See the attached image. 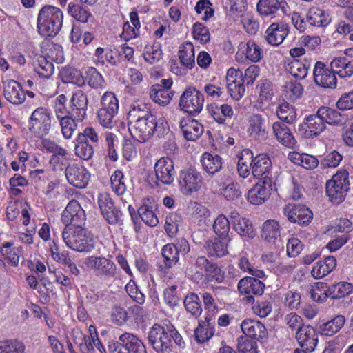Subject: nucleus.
Masks as SVG:
<instances>
[{
	"label": "nucleus",
	"instance_id": "nucleus-1",
	"mask_svg": "<svg viewBox=\"0 0 353 353\" xmlns=\"http://www.w3.org/2000/svg\"><path fill=\"white\" fill-rule=\"evenodd\" d=\"M83 225H65L62 232L63 239L70 248L81 252H90L95 247V241Z\"/></svg>",
	"mask_w": 353,
	"mask_h": 353
},
{
	"label": "nucleus",
	"instance_id": "nucleus-2",
	"mask_svg": "<svg viewBox=\"0 0 353 353\" xmlns=\"http://www.w3.org/2000/svg\"><path fill=\"white\" fill-rule=\"evenodd\" d=\"M62 11L53 6H45L39 11L37 28L44 37H54L60 31L63 25Z\"/></svg>",
	"mask_w": 353,
	"mask_h": 353
},
{
	"label": "nucleus",
	"instance_id": "nucleus-3",
	"mask_svg": "<svg viewBox=\"0 0 353 353\" xmlns=\"http://www.w3.org/2000/svg\"><path fill=\"white\" fill-rule=\"evenodd\" d=\"M131 136L137 141L143 143L156 133L160 137L164 133L163 120H157V117H146L137 121L128 123Z\"/></svg>",
	"mask_w": 353,
	"mask_h": 353
},
{
	"label": "nucleus",
	"instance_id": "nucleus-4",
	"mask_svg": "<svg viewBox=\"0 0 353 353\" xmlns=\"http://www.w3.org/2000/svg\"><path fill=\"white\" fill-rule=\"evenodd\" d=\"M186 271L191 275L192 279L197 282L202 280L203 271L210 278V281L214 280L220 283L224 279L223 273L217 264L203 256H198L195 259L194 265L187 267Z\"/></svg>",
	"mask_w": 353,
	"mask_h": 353
},
{
	"label": "nucleus",
	"instance_id": "nucleus-5",
	"mask_svg": "<svg viewBox=\"0 0 353 353\" xmlns=\"http://www.w3.org/2000/svg\"><path fill=\"white\" fill-rule=\"evenodd\" d=\"M349 190L348 172L346 170L338 172L326 183V195L329 200L334 204L342 203Z\"/></svg>",
	"mask_w": 353,
	"mask_h": 353
},
{
	"label": "nucleus",
	"instance_id": "nucleus-6",
	"mask_svg": "<svg viewBox=\"0 0 353 353\" xmlns=\"http://www.w3.org/2000/svg\"><path fill=\"white\" fill-rule=\"evenodd\" d=\"M51 114L43 107L35 109L28 121V130L36 138L43 139L51 129Z\"/></svg>",
	"mask_w": 353,
	"mask_h": 353
},
{
	"label": "nucleus",
	"instance_id": "nucleus-7",
	"mask_svg": "<svg viewBox=\"0 0 353 353\" xmlns=\"http://www.w3.org/2000/svg\"><path fill=\"white\" fill-rule=\"evenodd\" d=\"M85 265L92 270L97 276L104 279H115L118 276L117 265L105 256H91L85 260Z\"/></svg>",
	"mask_w": 353,
	"mask_h": 353
},
{
	"label": "nucleus",
	"instance_id": "nucleus-8",
	"mask_svg": "<svg viewBox=\"0 0 353 353\" xmlns=\"http://www.w3.org/2000/svg\"><path fill=\"white\" fill-rule=\"evenodd\" d=\"M110 353H147L144 343L137 336L125 332L119 336V341L109 344Z\"/></svg>",
	"mask_w": 353,
	"mask_h": 353
},
{
	"label": "nucleus",
	"instance_id": "nucleus-9",
	"mask_svg": "<svg viewBox=\"0 0 353 353\" xmlns=\"http://www.w3.org/2000/svg\"><path fill=\"white\" fill-rule=\"evenodd\" d=\"M203 103V94L196 88L190 86L182 93L179 106L185 112L196 116L202 110Z\"/></svg>",
	"mask_w": 353,
	"mask_h": 353
},
{
	"label": "nucleus",
	"instance_id": "nucleus-10",
	"mask_svg": "<svg viewBox=\"0 0 353 353\" xmlns=\"http://www.w3.org/2000/svg\"><path fill=\"white\" fill-rule=\"evenodd\" d=\"M177 181L181 192L185 195H191L201 188L203 177L196 169L188 168L179 172Z\"/></svg>",
	"mask_w": 353,
	"mask_h": 353
},
{
	"label": "nucleus",
	"instance_id": "nucleus-11",
	"mask_svg": "<svg viewBox=\"0 0 353 353\" xmlns=\"http://www.w3.org/2000/svg\"><path fill=\"white\" fill-rule=\"evenodd\" d=\"M149 344L157 353H170L172 343L168 330L159 324H154L148 334Z\"/></svg>",
	"mask_w": 353,
	"mask_h": 353
},
{
	"label": "nucleus",
	"instance_id": "nucleus-12",
	"mask_svg": "<svg viewBox=\"0 0 353 353\" xmlns=\"http://www.w3.org/2000/svg\"><path fill=\"white\" fill-rule=\"evenodd\" d=\"M325 129V120L319 114V110L316 114L307 116L304 121L297 126V131L306 139L319 136Z\"/></svg>",
	"mask_w": 353,
	"mask_h": 353
},
{
	"label": "nucleus",
	"instance_id": "nucleus-13",
	"mask_svg": "<svg viewBox=\"0 0 353 353\" xmlns=\"http://www.w3.org/2000/svg\"><path fill=\"white\" fill-rule=\"evenodd\" d=\"M283 213L289 221L301 226L307 225L313 218L310 208L300 204H288L283 209Z\"/></svg>",
	"mask_w": 353,
	"mask_h": 353
},
{
	"label": "nucleus",
	"instance_id": "nucleus-14",
	"mask_svg": "<svg viewBox=\"0 0 353 353\" xmlns=\"http://www.w3.org/2000/svg\"><path fill=\"white\" fill-rule=\"evenodd\" d=\"M61 221L65 225H84L86 216L84 210L76 200H71L61 214Z\"/></svg>",
	"mask_w": 353,
	"mask_h": 353
},
{
	"label": "nucleus",
	"instance_id": "nucleus-15",
	"mask_svg": "<svg viewBox=\"0 0 353 353\" xmlns=\"http://www.w3.org/2000/svg\"><path fill=\"white\" fill-rule=\"evenodd\" d=\"M313 77L315 83L323 88H334L337 79L335 72L322 61H317L313 70Z\"/></svg>",
	"mask_w": 353,
	"mask_h": 353
},
{
	"label": "nucleus",
	"instance_id": "nucleus-16",
	"mask_svg": "<svg viewBox=\"0 0 353 353\" xmlns=\"http://www.w3.org/2000/svg\"><path fill=\"white\" fill-rule=\"evenodd\" d=\"M98 203L104 219L109 224L114 225L119 223L122 216V212L117 208L108 193L99 195Z\"/></svg>",
	"mask_w": 353,
	"mask_h": 353
},
{
	"label": "nucleus",
	"instance_id": "nucleus-17",
	"mask_svg": "<svg viewBox=\"0 0 353 353\" xmlns=\"http://www.w3.org/2000/svg\"><path fill=\"white\" fill-rule=\"evenodd\" d=\"M156 178L164 185H171L174 179L175 171L172 159L163 157L154 165Z\"/></svg>",
	"mask_w": 353,
	"mask_h": 353
},
{
	"label": "nucleus",
	"instance_id": "nucleus-18",
	"mask_svg": "<svg viewBox=\"0 0 353 353\" xmlns=\"http://www.w3.org/2000/svg\"><path fill=\"white\" fill-rule=\"evenodd\" d=\"M244 152L248 160H251L250 165H252V174L254 177L260 178L269 174L272 168V162L267 154H260L254 157L251 150L246 149L244 150Z\"/></svg>",
	"mask_w": 353,
	"mask_h": 353
},
{
	"label": "nucleus",
	"instance_id": "nucleus-19",
	"mask_svg": "<svg viewBox=\"0 0 353 353\" xmlns=\"http://www.w3.org/2000/svg\"><path fill=\"white\" fill-rule=\"evenodd\" d=\"M70 103L68 114L72 115L79 121L83 120L88 103L87 95L81 90H79L72 94Z\"/></svg>",
	"mask_w": 353,
	"mask_h": 353
},
{
	"label": "nucleus",
	"instance_id": "nucleus-20",
	"mask_svg": "<svg viewBox=\"0 0 353 353\" xmlns=\"http://www.w3.org/2000/svg\"><path fill=\"white\" fill-rule=\"evenodd\" d=\"M65 174L68 183L74 187L83 188L88 183L90 174L83 167L70 165L65 168Z\"/></svg>",
	"mask_w": 353,
	"mask_h": 353
},
{
	"label": "nucleus",
	"instance_id": "nucleus-21",
	"mask_svg": "<svg viewBox=\"0 0 353 353\" xmlns=\"http://www.w3.org/2000/svg\"><path fill=\"white\" fill-rule=\"evenodd\" d=\"M242 332L253 339L263 342L267 339L268 332L263 324L256 320L247 319L241 324Z\"/></svg>",
	"mask_w": 353,
	"mask_h": 353
},
{
	"label": "nucleus",
	"instance_id": "nucleus-22",
	"mask_svg": "<svg viewBox=\"0 0 353 353\" xmlns=\"http://www.w3.org/2000/svg\"><path fill=\"white\" fill-rule=\"evenodd\" d=\"M3 95L9 102L19 105L21 104L26 99V94L21 85L14 80L3 81Z\"/></svg>",
	"mask_w": 353,
	"mask_h": 353
},
{
	"label": "nucleus",
	"instance_id": "nucleus-23",
	"mask_svg": "<svg viewBox=\"0 0 353 353\" xmlns=\"http://www.w3.org/2000/svg\"><path fill=\"white\" fill-rule=\"evenodd\" d=\"M296 339L300 346L307 352H313L318 343L316 331L310 325L300 328L299 332H296Z\"/></svg>",
	"mask_w": 353,
	"mask_h": 353
},
{
	"label": "nucleus",
	"instance_id": "nucleus-24",
	"mask_svg": "<svg viewBox=\"0 0 353 353\" xmlns=\"http://www.w3.org/2000/svg\"><path fill=\"white\" fill-rule=\"evenodd\" d=\"M289 33V27L284 23H273L265 31V39L272 46H279Z\"/></svg>",
	"mask_w": 353,
	"mask_h": 353
},
{
	"label": "nucleus",
	"instance_id": "nucleus-25",
	"mask_svg": "<svg viewBox=\"0 0 353 353\" xmlns=\"http://www.w3.org/2000/svg\"><path fill=\"white\" fill-rule=\"evenodd\" d=\"M265 284L258 277L246 276L241 279L238 283V290L241 293L261 296L264 292Z\"/></svg>",
	"mask_w": 353,
	"mask_h": 353
},
{
	"label": "nucleus",
	"instance_id": "nucleus-26",
	"mask_svg": "<svg viewBox=\"0 0 353 353\" xmlns=\"http://www.w3.org/2000/svg\"><path fill=\"white\" fill-rule=\"evenodd\" d=\"M248 132L255 139L263 141L268 137V128L265 125V119L261 114H254L249 119Z\"/></svg>",
	"mask_w": 353,
	"mask_h": 353
},
{
	"label": "nucleus",
	"instance_id": "nucleus-27",
	"mask_svg": "<svg viewBox=\"0 0 353 353\" xmlns=\"http://www.w3.org/2000/svg\"><path fill=\"white\" fill-rule=\"evenodd\" d=\"M215 323L216 316H206L205 321L199 324L194 330L195 339L198 343H203L214 335Z\"/></svg>",
	"mask_w": 353,
	"mask_h": 353
},
{
	"label": "nucleus",
	"instance_id": "nucleus-28",
	"mask_svg": "<svg viewBox=\"0 0 353 353\" xmlns=\"http://www.w3.org/2000/svg\"><path fill=\"white\" fill-rule=\"evenodd\" d=\"M180 128L184 138L188 141L196 140L203 132V125L193 119H183L181 120Z\"/></svg>",
	"mask_w": 353,
	"mask_h": 353
},
{
	"label": "nucleus",
	"instance_id": "nucleus-29",
	"mask_svg": "<svg viewBox=\"0 0 353 353\" xmlns=\"http://www.w3.org/2000/svg\"><path fill=\"white\" fill-rule=\"evenodd\" d=\"M272 131L276 139L283 145L289 148H294L296 141L286 125L282 122H274L272 125Z\"/></svg>",
	"mask_w": 353,
	"mask_h": 353
},
{
	"label": "nucleus",
	"instance_id": "nucleus-30",
	"mask_svg": "<svg viewBox=\"0 0 353 353\" xmlns=\"http://www.w3.org/2000/svg\"><path fill=\"white\" fill-rule=\"evenodd\" d=\"M201 162L203 170L210 175L219 172L223 167L222 158L218 154L213 155L205 152L202 155Z\"/></svg>",
	"mask_w": 353,
	"mask_h": 353
},
{
	"label": "nucleus",
	"instance_id": "nucleus-31",
	"mask_svg": "<svg viewBox=\"0 0 353 353\" xmlns=\"http://www.w3.org/2000/svg\"><path fill=\"white\" fill-rule=\"evenodd\" d=\"M283 0H259L256 4V10L263 17H268L284 8Z\"/></svg>",
	"mask_w": 353,
	"mask_h": 353
},
{
	"label": "nucleus",
	"instance_id": "nucleus-32",
	"mask_svg": "<svg viewBox=\"0 0 353 353\" xmlns=\"http://www.w3.org/2000/svg\"><path fill=\"white\" fill-rule=\"evenodd\" d=\"M229 241L228 238L221 239L215 238L213 240L208 241L205 248L210 256L222 257L228 254L227 244Z\"/></svg>",
	"mask_w": 353,
	"mask_h": 353
},
{
	"label": "nucleus",
	"instance_id": "nucleus-33",
	"mask_svg": "<svg viewBox=\"0 0 353 353\" xmlns=\"http://www.w3.org/2000/svg\"><path fill=\"white\" fill-rule=\"evenodd\" d=\"M336 265V259L333 256H327L324 261H319L311 271L315 279H320L330 273Z\"/></svg>",
	"mask_w": 353,
	"mask_h": 353
},
{
	"label": "nucleus",
	"instance_id": "nucleus-34",
	"mask_svg": "<svg viewBox=\"0 0 353 353\" xmlns=\"http://www.w3.org/2000/svg\"><path fill=\"white\" fill-rule=\"evenodd\" d=\"M248 302H252L254 312L261 318L266 317L272 311V303L270 298L258 297L257 299L253 298L252 295L246 296Z\"/></svg>",
	"mask_w": 353,
	"mask_h": 353
},
{
	"label": "nucleus",
	"instance_id": "nucleus-35",
	"mask_svg": "<svg viewBox=\"0 0 353 353\" xmlns=\"http://www.w3.org/2000/svg\"><path fill=\"white\" fill-rule=\"evenodd\" d=\"M155 115L152 114L150 111V108L148 104L144 103H133L129 112L128 114V123L137 121L140 119H143L146 117H154Z\"/></svg>",
	"mask_w": 353,
	"mask_h": 353
},
{
	"label": "nucleus",
	"instance_id": "nucleus-36",
	"mask_svg": "<svg viewBox=\"0 0 353 353\" xmlns=\"http://www.w3.org/2000/svg\"><path fill=\"white\" fill-rule=\"evenodd\" d=\"M307 19L311 26L317 27H325L331 21L328 14L324 10L314 7L310 9Z\"/></svg>",
	"mask_w": 353,
	"mask_h": 353
},
{
	"label": "nucleus",
	"instance_id": "nucleus-37",
	"mask_svg": "<svg viewBox=\"0 0 353 353\" xmlns=\"http://www.w3.org/2000/svg\"><path fill=\"white\" fill-rule=\"evenodd\" d=\"M174 95V92L152 85L150 90V97L157 104L165 106L170 103Z\"/></svg>",
	"mask_w": 353,
	"mask_h": 353
},
{
	"label": "nucleus",
	"instance_id": "nucleus-38",
	"mask_svg": "<svg viewBox=\"0 0 353 353\" xmlns=\"http://www.w3.org/2000/svg\"><path fill=\"white\" fill-rule=\"evenodd\" d=\"M345 322V318L343 315H337L320 325L321 333L325 336H332L343 327Z\"/></svg>",
	"mask_w": 353,
	"mask_h": 353
},
{
	"label": "nucleus",
	"instance_id": "nucleus-39",
	"mask_svg": "<svg viewBox=\"0 0 353 353\" xmlns=\"http://www.w3.org/2000/svg\"><path fill=\"white\" fill-rule=\"evenodd\" d=\"M280 226L276 220H267L262 226L261 236L268 242H274L280 236Z\"/></svg>",
	"mask_w": 353,
	"mask_h": 353
},
{
	"label": "nucleus",
	"instance_id": "nucleus-40",
	"mask_svg": "<svg viewBox=\"0 0 353 353\" xmlns=\"http://www.w3.org/2000/svg\"><path fill=\"white\" fill-rule=\"evenodd\" d=\"M236 221L232 228L241 237L250 239L256 236L255 229L249 219L243 217Z\"/></svg>",
	"mask_w": 353,
	"mask_h": 353
},
{
	"label": "nucleus",
	"instance_id": "nucleus-41",
	"mask_svg": "<svg viewBox=\"0 0 353 353\" xmlns=\"http://www.w3.org/2000/svg\"><path fill=\"white\" fill-rule=\"evenodd\" d=\"M319 114L325 120V123L334 125H341L343 124L345 117L335 109L329 107H321L319 108Z\"/></svg>",
	"mask_w": 353,
	"mask_h": 353
},
{
	"label": "nucleus",
	"instance_id": "nucleus-42",
	"mask_svg": "<svg viewBox=\"0 0 353 353\" xmlns=\"http://www.w3.org/2000/svg\"><path fill=\"white\" fill-rule=\"evenodd\" d=\"M268 188H263L255 184L248 192V200L254 205H259L265 202L270 196Z\"/></svg>",
	"mask_w": 353,
	"mask_h": 353
},
{
	"label": "nucleus",
	"instance_id": "nucleus-43",
	"mask_svg": "<svg viewBox=\"0 0 353 353\" xmlns=\"http://www.w3.org/2000/svg\"><path fill=\"white\" fill-rule=\"evenodd\" d=\"M179 57L183 66L187 69H192L195 65L193 45L190 43L183 45L179 51Z\"/></svg>",
	"mask_w": 353,
	"mask_h": 353
},
{
	"label": "nucleus",
	"instance_id": "nucleus-44",
	"mask_svg": "<svg viewBox=\"0 0 353 353\" xmlns=\"http://www.w3.org/2000/svg\"><path fill=\"white\" fill-rule=\"evenodd\" d=\"M279 119L288 124L294 123L296 119V112L294 107L287 102L279 105L276 110Z\"/></svg>",
	"mask_w": 353,
	"mask_h": 353
},
{
	"label": "nucleus",
	"instance_id": "nucleus-45",
	"mask_svg": "<svg viewBox=\"0 0 353 353\" xmlns=\"http://www.w3.org/2000/svg\"><path fill=\"white\" fill-rule=\"evenodd\" d=\"M161 254L164 259L165 265L168 268L176 265L179 259V254L177 248L173 243H168L164 245L161 250Z\"/></svg>",
	"mask_w": 353,
	"mask_h": 353
},
{
	"label": "nucleus",
	"instance_id": "nucleus-46",
	"mask_svg": "<svg viewBox=\"0 0 353 353\" xmlns=\"http://www.w3.org/2000/svg\"><path fill=\"white\" fill-rule=\"evenodd\" d=\"M184 305L186 310L193 316H199L201 314V300L196 293L192 292L185 296Z\"/></svg>",
	"mask_w": 353,
	"mask_h": 353
},
{
	"label": "nucleus",
	"instance_id": "nucleus-47",
	"mask_svg": "<svg viewBox=\"0 0 353 353\" xmlns=\"http://www.w3.org/2000/svg\"><path fill=\"white\" fill-rule=\"evenodd\" d=\"M54 65L46 57L40 56L34 65V70L43 78H48L54 73Z\"/></svg>",
	"mask_w": 353,
	"mask_h": 353
},
{
	"label": "nucleus",
	"instance_id": "nucleus-48",
	"mask_svg": "<svg viewBox=\"0 0 353 353\" xmlns=\"http://www.w3.org/2000/svg\"><path fill=\"white\" fill-rule=\"evenodd\" d=\"M83 139V136L77 137L74 148L75 154L84 160H88L93 156L94 149L93 146L90 145L88 141H84Z\"/></svg>",
	"mask_w": 353,
	"mask_h": 353
},
{
	"label": "nucleus",
	"instance_id": "nucleus-49",
	"mask_svg": "<svg viewBox=\"0 0 353 353\" xmlns=\"http://www.w3.org/2000/svg\"><path fill=\"white\" fill-rule=\"evenodd\" d=\"M68 12L76 20L82 23H86L92 16L88 9L80 4L72 2L68 4Z\"/></svg>",
	"mask_w": 353,
	"mask_h": 353
},
{
	"label": "nucleus",
	"instance_id": "nucleus-50",
	"mask_svg": "<svg viewBox=\"0 0 353 353\" xmlns=\"http://www.w3.org/2000/svg\"><path fill=\"white\" fill-rule=\"evenodd\" d=\"M352 290L353 286L351 283L339 282L330 287L329 294L332 299H338L350 294Z\"/></svg>",
	"mask_w": 353,
	"mask_h": 353
},
{
	"label": "nucleus",
	"instance_id": "nucleus-51",
	"mask_svg": "<svg viewBox=\"0 0 353 353\" xmlns=\"http://www.w3.org/2000/svg\"><path fill=\"white\" fill-rule=\"evenodd\" d=\"M213 229L221 239L228 238L230 229V223L228 219L223 214L218 216L214 222Z\"/></svg>",
	"mask_w": 353,
	"mask_h": 353
},
{
	"label": "nucleus",
	"instance_id": "nucleus-52",
	"mask_svg": "<svg viewBox=\"0 0 353 353\" xmlns=\"http://www.w3.org/2000/svg\"><path fill=\"white\" fill-rule=\"evenodd\" d=\"M85 80L87 83L92 88H102L104 84V79L102 75L94 67H89L86 70Z\"/></svg>",
	"mask_w": 353,
	"mask_h": 353
},
{
	"label": "nucleus",
	"instance_id": "nucleus-53",
	"mask_svg": "<svg viewBox=\"0 0 353 353\" xmlns=\"http://www.w3.org/2000/svg\"><path fill=\"white\" fill-rule=\"evenodd\" d=\"M138 213L143 221L147 225L154 227L158 224V218L153 212L152 206L143 204L138 209Z\"/></svg>",
	"mask_w": 353,
	"mask_h": 353
},
{
	"label": "nucleus",
	"instance_id": "nucleus-54",
	"mask_svg": "<svg viewBox=\"0 0 353 353\" xmlns=\"http://www.w3.org/2000/svg\"><path fill=\"white\" fill-rule=\"evenodd\" d=\"M24 344L19 340L0 341V353H23Z\"/></svg>",
	"mask_w": 353,
	"mask_h": 353
},
{
	"label": "nucleus",
	"instance_id": "nucleus-55",
	"mask_svg": "<svg viewBox=\"0 0 353 353\" xmlns=\"http://www.w3.org/2000/svg\"><path fill=\"white\" fill-rule=\"evenodd\" d=\"M76 118L72 115H64L60 120L61 125V131L63 137L65 139L71 138L74 131L77 128V123H75Z\"/></svg>",
	"mask_w": 353,
	"mask_h": 353
},
{
	"label": "nucleus",
	"instance_id": "nucleus-56",
	"mask_svg": "<svg viewBox=\"0 0 353 353\" xmlns=\"http://www.w3.org/2000/svg\"><path fill=\"white\" fill-rule=\"evenodd\" d=\"M288 70L293 77L299 79H304L307 74V68L305 64L297 59H294L288 63Z\"/></svg>",
	"mask_w": 353,
	"mask_h": 353
},
{
	"label": "nucleus",
	"instance_id": "nucleus-57",
	"mask_svg": "<svg viewBox=\"0 0 353 353\" xmlns=\"http://www.w3.org/2000/svg\"><path fill=\"white\" fill-rule=\"evenodd\" d=\"M123 178V174L120 170H116L110 178L112 188L117 195H123L126 191Z\"/></svg>",
	"mask_w": 353,
	"mask_h": 353
},
{
	"label": "nucleus",
	"instance_id": "nucleus-58",
	"mask_svg": "<svg viewBox=\"0 0 353 353\" xmlns=\"http://www.w3.org/2000/svg\"><path fill=\"white\" fill-rule=\"evenodd\" d=\"M163 52L159 43H154L150 48L145 47V51L143 53L144 59L146 61L153 64L162 59Z\"/></svg>",
	"mask_w": 353,
	"mask_h": 353
},
{
	"label": "nucleus",
	"instance_id": "nucleus-59",
	"mask_svg": "<svg viewBox=\"0 0 353 353\" xmlns=\"http://www.w3.org/2000/svg\"><path fill=\"white\" fill-rule=\"evenodd\" d=\"M237 350V353H258L256 342L245 336L238 339Z\"/></svg>",
	"mask_w": 353,
	"mask_h": 353
},
{
	"label": "nucleus",
	"instance_id": "nucleus-60",
	"mask_svg": "<svg viewBox=\"0 0 353 353\" xmlns=\"http://www.w3.org/2000/svg\"><path fill=\"white\" fill-rule=\"evenodd\" d=\"M180 219L181 217L176 213H172L166 217L165 230L170 236H174L178 232Z\"/></svg>",
	"mask_w": 353,
	"mask_h": 353
},
{
	"label": "nucleus",
	"instance_id": "nucleus-61",
	"mask_svg": "<svg viewBox=\"0 0 353 353\" xmlns=\"http://www.w3.org/2000/svg\"><path fill=\"white\" fill-rule=\"evenodd\" d=\"M193 37L199 40L202 43H206L210 40V34L207 27L202 23L196 22L193 26Z\"/></svg>",
	"mask_w": 353,
	"mask_h": 353
},
{
	"label": "nucleus",
	"instance_id": "nucleus-62",
	"mask_svg": "<svg viewBox=\"0 0 353 353\" xmlns=\"http://www.w3.org/2000/svg\"><path fill=\"white\" fill-rule=\"evenodd\" d=\"M303 92L301 84L297 81L287 82L285 85V96L291 100H296L301 97Z\"/></svg>",
	"mask_w": 353,
	"mask_h": 353
},
{
	"label": "nucleus",
	"instance_id": "nucleus-63",
	"mask_svg": "<svg viewBox=\"0 0 353 353\" xmlns=\"http://www.w3.org/2000/svg\"><path fill=\"white\" fill-rule=\"evenodd\" d=\"M110 317L115 325L121 326L128 321V312L123 307L115 305L111 310Z\"/></svg>",
	"mask_w": 353,
	"mask_h": 353
},
{
	"label": "nucleus",
	"instance_id": "nucleus-64",
	"mask_svg": "<svg viewBox=\"0 0 353 353\" xmlns=\"http://www.w3.org/2000/svg\"><path fill=\"white\" fill-rule=\"evenodd\" d=\"M101 108L105 110L117 112L119 102L115 95L110 92H106L101 98Z\"/></svg>",
	"mask_w": 353,
	"mask_h": 353
}]
</instances>
